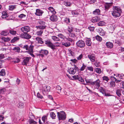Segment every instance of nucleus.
<instances>
[{
    "mask_svg": "<svg viewBox=\"0 0 124 124\" xmlns=\"http://www.w3.org/2000/svg\"><path fill=\"white\" fill-rule=\"evenodd\" d=\"M78 80L79 81L82 82H84V79L80 75H79Z\"/></svg>",
    "mask_w": 124,
    "mask_h": 124,
    "instance_id": "obj_50",
    "label": "nucleus"
},
{
    "mask_svg": "<svg viewBox=\"0 0 124 124\" xmlns=\"http://www.w3.org/2000/svg\"><path fill=\"white\" fill-rule=\"evenodd\" d=\"M87 57L92 62H94L95 61V55L93 54L90 55H88Z\"/></svg>",
    "mask_w": 124,
    "mask_h": 124,
    "instance_id": "obj_12",
    "label": "nucleus"
},
{
    "mask_svg": "<svg viewBox=\"0 0 124 124\" xmlns=\"http://www.w3.org/2000/svg\"><path fill=\"white\" fill-rule=\"evenodd\" d=\"M87 69L91 71H93V68L92 66L87 67Z\"/></svg>",
    "mask_w": 124,
    "mask_h": 124,
    "instance_id": "obj_55",
    "label": "nucleus"
},
{
    "mask_svg": "<svg viewBox=\"0 0 124 124\" xmlns=\"http://www.w3.org/2000/svg\"><path fill=\"white\" fill-rule=\"evenodd\" d=\"M91 39L87 38L86 39L85 43L86 45L88 46H91V45L92 42L91 41Z\"/></svg>",
    "mask_w": 124,
    "mask_h": 124,
    "instance_id": "obj_20",
    "label": "nucleus"
},
{
    "mask_svg": "<svg viewBox=\"0 0 124 124\" xmlns=\"http://www.w3.org/2000/svg\"><path fill=\"white\" fill-rule=\"evenodd\" d=\"M77 46L80 48H84L85 46V44L84 41L79 40L76 43Z\"/></svg>",
    "mask_w": 124,
    "mask_h": 124,
    "instance_id": "obj_7",
    "label": "nucleus"
},
{
    "mask_svg": "<svg viewBox=\"0 0 124 124\" xmlns=\"http://www.w3.org/2000/svg\"><path fill=\"white\" fill-rule=\"evenodd\" d=\"M100 81L98 79L95 81L92 82V85H95L96 88L98 89L100 87Z\"/></svg>",
    "mask_w": 124,
    "mask_h": 124,
    "instance_id": "obj_9",
    "label": "nucleus"
},
{
    "mask_svg": "<svg viewBox=\"0 0 124 124\" xmlns=\"http://www.w3.org/2000/svg\"><path fill=\"white\" fill-rule=\"evenodd\" d=\"M51 87L49 86H45L43 87L42 89L40 90L43 94L45 95L46 93V92H49L50 90Z\"/></svg>",
    "mask_w": 124,
    "mask_h": 124,
    "instance_id": "obj_6",
    "label": "nucleus"
},
{
    "mask_svg": "<svg viewBox=\"0 0 124 124\" xmlns=\"http://www.w3.org/2000/svg\"><path fill=\"white\" fill-rule=\"evenodd\" d=\"M71 13L73 15H78L79 14V12L78 11L74 10L72 11Z\"/></svg>",
    "mask_w": 124,
    "mask_h": 124,
    "instance_id": "obj_45",
    "label": "nucleus"
},
{
    "mask_svg": "<svg viewBox=\"0 0 124 124\" xmlns=\"http://www.w3.org/2000/svg\"><path fill=\"white\" fill-rule=\"evenodd\" d=\"M1 17L3 18H5L8 16V14L6 12L3 11L2 13Z\"/></svg>",
    "mask_w": 124,
    "mask_h": 124,
    "instance_id": "obj_23",
    "label": "nucleus"
},
{
    "mask_svg": "<svg viewBox=\"0 0 124 124\" xmlns=\"http://www.w3.org/2000/svg\"><path fill=\"white\" fill-rule=\"evenodd\" d=\"M2 39L5 42H8L10 40V39L8 38H6L4 37L2 38Z\"/></svg>",
    "mask_w": 124,
    "mask_h": 124,
    "instance_id": "obj_43",
    "label": "nucleus"
},
{
    "mask_svg": "<svg viewBox=\"0 0 124 124\" xmlns=\"http://www.w3.org/2000/svg\"><path fill=\"white\" fill-rule=\"evenodd\" d=\"M39 52L40 53H42L46 55H47L48 54V51L46 50L41 49L39 51Z\"/></svg>",
    "mask_w": 124,
    "mask_h": 124,
    "instance_id": "obj_21",
    "label": "nucleus"
},
{
    "mask_svg": "<svg viewBox=\"0 0 124 124\" xmlns=\"http://www.w3.org/2000/svg\"><path fill=\"white\" fill-rule=\"evenodd\" d=\"M117 75L118 77L121 79H122L124 76V75L123 74H119Z\"/></svg>",
    "mask_w": 124,
    "mask_h": 124,
    "instance_id": "obj_62",
    "label": "nucleus"
},
{
    "mask_svg": "<svg viewBox=\"0 0 124 124\" xmlns=\"http://www.w3.org/2000/svg\"><path fill=\"white\" fill-rule=\"evenodd\" d=\"M110 83V85L111 87H114L115 86V82L114 81H111Z\"/></svg>",
    "mask_w": 124,
    "mask_h": 124,
    "instance_id": "obj_51",
    "label": "nucleus"
},
{
    "mask_svg": "<svg viewBox=\"0 0 124 124\" xmlns=\"http://www.w3.org/2000/svg\"><path fill=\"white\" fill-rule=\"evenodd\" d=\"M102 78L103 81H105V82H104L105 83L108 82L109 80V79L107 76H104L102 77Z\"/></svg>",
    "mask_w": 124,
    "mask_h": 124,
    "instance_id": "obj_30",
    "label": "nucleus"
},
{
    "mask_svg": "<svg viewBox=\"0 0 124 124\" xmlns=\"http://www.w3.org/2000/svg\"><path fill=\"white\" fill-rule=\"evenodd\" d=\"M50 19L52 21H56L57 20V16L55 15H52L50 18Z\"/></svg>",
    "mask_w": 124,
    "mask_h": 124,
    "instance_id": "obj_16",
    "label": "nucleus"
},
{
    "mask_svg": "<svg viewBox=\"0 0 124 124\" xmlns=\"http://www.w3.org/2000/svg\"><path fill=\"white\" fill-rule=\"evenodd\" d=\"M88 29L91 31H93L94 30V28L93 27L89 26L88 27Z\"/></svg>",
    "mask_w": 124,
    "mask_h": 124,
    "instance_id": "obj_61",
    "label": "nucleus"
},
{
    "mask_svg": "<svg viewBox=\"0 0 124 124\" xmlns=\"http://www.w3.org/2000/svg\"><path fill=\"white\" fill-rule=\"evenodd\" d=\"M100 17H94L91 20V21L93 23L97 22L99 21L100 20Z\"/></svg>",
    "mask_w": 124,
    "mask_h": 124,
    "instance_id": "obj_17",
    "label": "nucleus"
},
{
    "mask_svg": "<svg viewBox=\"0 0 124 124\" xmlns=\"http://www.w3.org/2000/svg\"><path fill=\"white\" fill-rule=\"evenodd\" d=\"M79 75L77 76H73L72 78L75 80H78V79Z\"/></svg>",
    "mask_w": 124,
    "mask_h": 124,
    "instance_id": "obj_63",
    "label": "nucleus"
},
{
    "mask_svg": "<svg viewBox=\"0 0 124 124\" xmlns=\"http://www.w3.org/2000/svg\"><path fill=\"white\" fill-rule=\"evenodd\" d=\"M85 81L87 83L90 84L92 85V83L93 82H91L90 79H85Z\"/></svg>",
    "mask_w": 124,
    "mask_h": 124,
    "instance_id": "obj_58",
    "label": "nucleus"
},
{
    "mask_svg": "<svg viewBox=\"0 0 124 124\" xmlns=\"http://www.w3.org/2000/svg\"><path fill=\"white\" fill-rule=\"evenodd\" d=\"M112 3L111 2L106 3L105 6V8L106 9L108 10L111 5Z\"/></svg>",
    "mask_w": 124,
    "mask_h": 124,
    "instance_id": "obj_25",
    "label": "nucleus"
},
{
    "mask_svg": "<svg viewBox=\"0 0 124 124\" xmlns=\"http://www.w3.org/2000/svg\"><path fill=\"white\" fill-rule=\"evenodd\" d=\"M44 12L42 10L38 9H36V12L35 14V15L39 16H42V14L44 13Z\"/></svg>",
    "mask_w": 124,
    "mask_h": 124,
    "instance_id": "obj_11",
    "label": "nucleus"
},
{
    "mask_svg": "<svg viewBox=\"0 0 124 124\" xmlns=\"http://www.w3.org/2000/svg\"><path fill=\"white\" fill-rule=\"evenodd\" d=\"M56 89L57 90H58V91L60 92L61 91V90L62 89V88L60 86L58 85L56 86Z\"/></svg>",
    "mask_w": 124,
    "mask_h": 124,
    "instance_id": "obj_56",
    "label": "nucleus"
},
{
    "mask_svg": "<svg viewBox=\"0 0 124 124\" xmlns=\"http://www.w3.org/2000/svg\"><path fill=\"white\" fill-rule=\"evenodd\" d=\"M93 13L95 15H99L100 14V11L99 9H96L95 11H93Z\"/></svg>",
    "mask_w": 124,
    "mask_h": 124,
    "instance_id": "obj_32",
    "label": "nucleus"
},
{
    "mask_svg": "<svg viewBox=\"0 0 124 124\" xmlns=\"http://www.w3.org/2000/svg\"><path fill=\"white\" fill-rule=\"evenodd\" d=\"M106 45L107 47L108 48H111L113 46V44L110 42H107Z\"/></svg>",
    "mask_w": 124,
    "mask_h": 124,
    "instance_id": "obj_19",
    "label": "nucleus"
},
{
    "mask_svg": "<svg viewBox=\"0 0 124 124\" xmlns=\"http://www.w3.org/2000/svg\"><path fill=\"white\" fill-rule=\"evenodd\" d=\"M100 62L97 61H96L93 64L96 66V67H99L100 66Z\"/></svg>",
    "mask_w": 124,
    "mask_h": 124,
    "instance_id": "obj_44",
    "label": "nucleus"
},
{
    "mask_svg": "<svg viewBox=\"0 0 124 124\" xmlns=\"http://www.w3.org/2000/svg\"><path fill=\"white\" fill-rule=\"evenodd\" d=\"M43 30H41L39 31H37L36 33L38 36H40L41 35L43 32Z\"/></svg>",
    "mask_w": 124,
    "mask_h": 124,
    "instance_id": "obj_36",
    "label": "nucleus"
},
{
    "mask_svg": "<svg viewBox=\"0 0 124 124\" xmlns=\"http://www.w3.org/2000/svg\"><path fill=\"white\" fill-rule=\"evenodd\" d=\"M113 11H111V14L115 18L119 17L121 15L122 11L120 7L118 6H113Z\"/></svg>",
    "mask_w": 124,
    "mask_h": 124,
    "instance_id": "obj_1",
    "label": "nucleus"
},
{
    "mask_svg": "<svg viewBox=\"0 0 124 124\" xmlns=\"http://www.w3.org/2000/svg\"><path fill=\"white\" fill-rule=\"evenodd\" d=\"M37 97L38 98L42 99L43 98L42 96L40 94V93H37Z\"/></svg>",
    "mask_w": 124,
    "mask_h": 124,
    "instance_id": "obj_57",
    "label": "nucleus"
},
{
    "mask_svg": "<svg viewBox=\"0 0 124 124\" xmlns=\"http://www.w3.org/2000/svg\"><path fill=\"white\" fill-rule=\"evenodd\" d=\"M9 34L8 31L6 30L3 31L1 33V35L3 36H6L8 35Z\"/></svg>",
    "mask_w": 124,
    "mask_h": 124,
    "instance_id": "obj_26",
    "label": "nucleus"
},
{
    "mask_svg": "<svg viewBox=\"0 0 124 124\" xmlns=\"http://www.w3.org/2000/svg\"><path fill=\"white\" fill-rule=\"evenodd\" d=\"M36 39L38 41V43L41 44H43L44 42L43 40L42 39L39 37L36 38Z\"/></svg>",
    "mask_w": 124,
    "mask_h": 124,
    "instance_id": "obj_18",
    "label": "nucleus"
},
{
    "mask_svg": "<svg viewBox=\"0 0 124 124\" xmlns=\"http://www.w3.org/2000/svg\"><path fill=\"white\" fill-rule=\"evenodd\" d=\"M99 91L101 93L104 95L105 92H106V90L103 87H101L99 89Z\"/></svg>",
    "mask_w": 124,
    "mask_h": 124,
    "instance_id": "obj_22",
    "label": "nucleus"
},
{
    "mask_svg": "<svg viewBox=\"0 0 124 124\" xmlns=\"http://www.w3.org/2000/svg\"><path fill=\"white\" fill-rule=\"evenodd\" d=\"M97 24L99 26H102L104 25V22L103 21H101L97 23Z\"/></svg>",
    "mask_w": 124,
    "mask_h": 124,
    "instance_id": "obj_49",
    "label": "nucleus"
},
{
    "mask_svg": "<svg viewBox=\"0 0 124 124\" xmlns=\"http://www.w3.org/2000/svg\"><path fill=\"white\" fill-rule=\"evenodd\" d=\"M38 24L39 25L36 27L37 29L39 28L41 30H43L46 29V27L45 22L44 21H40L39 22Z\"/></svg>",
    "mask_w": 124,
    "mask_h": 124,
    "instance_id": "obj_4",
    "label": "nucleus"
},
{
    "mask_svg": "<svg viewBox=\"0 0 124 124\" xmlns=\"http://www.w3.org/2000/svg\"><path fill=\"white\" fill-rule=\"evenodd\" d=\"M83 56V54H81L78 56L77 57V59L78 60H80L82 58Z\"/></svg>",
    "mask_w": 124,
    "mask_h": 124,
    "instance_id": "obj_59",
    "label": "nucleus"
},
{
    "mask_svg": "<svg viewBox=\"0 0 124 124\" xmlns=\"http://www.w3.org/2000/svg\"><path fill=\"white\" fill-rule=\"evenodd\" d=\"M67 30L69 33L73 32V28L71 26L69 27Z\"/></svg>",
    "mask_w": 124,
    "mask_h": 124,
    "instance_id": "obj_33",
    "label": "nucleus"
},
{
    "mask_svg": "<svg viewBox=\"0 0 124 124\" xmlns=\"http://www.w3.org/2000/svg\"><path fill=\"white\" fill-rule=\"evenodd\" d=\"M122 91V90L118 89L116 91V93L118 96L120 97L121 95V92Z\"/></svg>",
    "mask_w": 124,
    "mask_h": 124,
    "instance_id": "obj_31",
    "label": "nucleus"
},
{
    "mask_svg": "<svg viewBox=\"0 0 124 124\" xmlns=\"http://www.w3.org/2000/svg\"><path fill=\"white\" fill-rule=\"evenodd\" d=\"M26 16L23 14H21L20 15H19L18 16V17L21 18H24Z\"/></svg>",
    "mask_w": 124,
    "mask_h": 124,
    "instance_id": "obj_60",
    "label": "nucleus"
},
{
    "mask_svg": "<svg viewBox=\"0 0 124 124\" xmlns=\"http://www.w3.org/2000/svg\"><path fill=\"white\" fill-rule=\"evenodd\" d=\"M86 67V65H85L84 63H83V64L82 66L80 68V70L81 71H83L84 70Z\"/></svg>",
    "mask_w": 124,
    "mask_h": 124,
    "instance_id": "obj_52",
    "label": "nucleus"
},
{
    "mask_svg": "<svg viewBox=\"0 0 124 124\" xmlns=\"http://www.w3.org/2000/svg\"><path fill=\"white\" fill-rule=\"evenodd\" d=\"M57 36L58 37L60 40V39H64L65 38V36L61 33L58 34Z\"/></svg>",
    "mask_w": 124,
    "mask_h": 124,
    "instance_id": "obj_29",
    "label": "nucleus"
},
{
    "mask_svg": "<svg viewBox=\"0 0 124 124\" xmlns=\"http://www.w3.org/2000/svg\"><path fill=\"white\" fill-rule=\"evenodd\" d=\"M6 73L5 70L4 69H2L0 71V76H3L5 75Z\"/></svg>",
    "mask_w": 124,
    "mask_h": 124,
    "instance_id": "obj_35",
    "label": "nucleus"
},
{
    "mask_svg": "<svg viewBox=\"0 0 124 124\" xmlns=\"http://www.w3.org/2000/svg\"><path fill=\"white\" fill-rule=\"evenodd\" d=\"M57 116L59 120H64L66 119V114L64 112L62 111L57 112Z\"/></svg>",
    "mask_w": 124,
    "mask_h": 124,
    "instance_id": "obj_3",
    "label": "nucleus"
},
{
    "mask_svg": "<svg viewBox=\"0 0 124 124\" xmlns=\"http://www.w3.org/2000/svg\"><path fill=\"white\" fill-rule=\"evenodd\" d=\"M18 107L20 108H23L24 107L23 104L21 102H19L18 105Z\"/></svg>",
    "mask_w": 124,
    "mask_h": 124,
    "instance_id": "obj_47",
    "label": "nucleus"
},
{
    "mask_svg": "<svg viewBox=\"0 0 124 124\" xmlns=\"http://www.w3.org/2000/svg\"><path fill=\"white\" fill-rule=\"evenodd\" d=\"M20 61V60L19 58H17L14 61V62L15 63H18Z\"/></svg>",
    "mask_w": 124,
    "mask_h": 124,
    "instance_id": "obj_64",
    "label": "nucleus"
},
{
    "mask_svg": "<svg viewBox=\"0 0 124 124\" xmlns=\"http://www.w3.org/2000/svg\"><path fill=\"white\" fill-rule=\"evenodd\" d=\"M31 58L30 57H25L23 62L22 64L23 65H27Z\"/></svg>",
    "mask_w": 124,
    "mask_h": 124,
    "instance_id": "obj_13",
    "label": "nucleus"
},
{
    "mask_svg": "<svg viewBox=\"0 0 124 124\" xmlns=\"http://www.w3.org/2000/svg\"><path fill=\"white\" fill-rule=\"evenodd\" d=\"M48 9L52 14H55L56 13V12L55 11L53 7H49L48 8Z\"/></svg>",
    "mask_w": 124,
    "mask_h": 124,
    "instance_id": "obj_28",
    "label": "nucleus"
},
{
    "mask_svg": "<svg viewBox=\"0 0 124 124\" xmlns=\"http://www.w3.org/2000/svg\"><path fill=\"white\" fill-rule=\"evenodd\" d=\"M29 123L30 124H37V122L34 121L33 119L29 120Z\"/></svg>",
    "mask_w": 124,
    "mask_h": 124,
    "instance_id": "obj_39",
    "label": "nucleus"
},
{
    "mask_svg": "<svg viewBox=\"0 0 124 124\" xmlns=\"http://www.w3.org/2000/svg\"><path fill=\"white\" fill-rule=\"evenodd\" d=\"M6 90V89L4 88H0V99H3L4 97L2 95L4 94Z\"/></svg>",
    "mask_w": 124,
    "mask_h": 124,
    "instance_id": "obj_14",
    "label": "nucleus"
},
{
    "mask_svg": "<svg viewBox=\"0 0 124 124\" xmlns=\"http://www.w3.org/2000/svg\"><path fill=\"white\" fill-rule=\"evenodd\" d=\"M95 71L97 73L100 74L101 72V70L100 68H96L95 69Z\"/></svg>",
    "mask_w": 124,
    "mask_h": 124,
    "instance_id": "obj_41",
    "label": "nucleus"
},
{
    "mask_svg": "<svg viewBox=\"0 0 124 124\" xmlns=\"http://www.w3.org/2000/svg\"><path fill=\"white\" fill-rule=\"evenodd\" d=\"M33 48L34 46L32 45H31L29 46L28 45H24L23 47V49H25L26 50L28 51L25 52H32Z\"/></svg>",
    "mask_w": 124,
    "mask_h": 124,
    "instance_id": "obj_5",
    "label": "nucleus"
},
{
    "mask_svg": "<svg viewBox=\"0 0 124 124\" xmlns=\"http://www.w3.org/2000/svg\"><path fill=\"white\" fill-rule=\"evenodd\" d=\"M62 44L66 47H69L71 45V44L70 42H62Z\"/></svg>",
    "mask_w": 124,
    "mask_h": 124,
    "instance_id": "obj_24",
    "label": "nucleus"
},
{
    "mask_svg": "<svg viewBox=\"0 0 124 124\" xmlns=\"http://www.w3.org/2000/svg\"><path fill=\"white\" fill-rule=\"evenodd\" d=\"M50 115L51 117L53 119H55V118L56 115L54 112H51L50 114Z\"/></svg>",
    "mask_w": 124,
    "mask_h": 124,
    "instance_id": "obj_42",
    "label": "nucleus"
},
{
    "mask_svg": "<svg viewBox=\"0 0 124 124\" xmlns=\"http://www.w3.org/2000/svg\"><path fill=\"white\" fill-rule=\"evenodd\" d=\"M52 39L54 41H59L60 40L58 38V37L55 36H53L52 37Z\"/></svg>",
    "mask_w": 124,
    "mask_h": 124,
    "instance_id": "obj_34",
    "label": "nucleus"
},
{
    "mask_svg": "<svg viewBox=\"0 0 124 124\" xmlns=\"http://www.w3.org/2000/svg\"><path fill=\"white\" fill-rule=\"evenodd\" d=\"M19 39V38L18 37H14L11 40V41L13 42H15L16 41H17V40H18Z\"/></svg>",
    "mask_w": 124,
    "mask_h": 124,
    "instance_id": "obj_53",
    "label": "nucleus"
},
{
    "mask_svg": "<svg viewBox=\"0 0 124 124\" xmlns=\"http://www.w3.org/2000/svg\"><path fill=\"white\" fill-rule=\"evenodd\" d=\"M9 33L13 35H15L16 33V31L13 30H10L9 31Z\"/></svg>",
    "mask_w": 124,
    "mask_h": 124,
    "instance_id": "obj_46",
    "label": "nucleus"
},
{
    "mask_svg": "<svg viewBox=\"0 0 124 124\" xmlns=\"http://www.w3.org/2000/svg\"><path fill=\"white\" fill-rule=\"evenodd\" d=\"M63 3L67 7H70L72 4L70 2L67 1H64Z\"/></svg>",
    "mask_w": 124,
    "mask_h": 124,
    "instance_id": "obj_27",
    "label": "nucleus"
},
{
    "mask_svg": "<svg viewBox=\"0 0 124 124\" xmlns=\"http://www.w3.org/2000/svg\"><path fill=\"white\" fill-rule=\"evenodd\" d=\"M68 71L70 74L74 75L76 72V70L75 69L71 68Z\"/></svg>",
    "mask_w": 124,
    "mask_h": 124,
    "instance_id": "obj_15",
    "label": "nucleus"
},
{
    "mask_svg": "<svg viewBox=\"0 0 124 124\" xmlns=\"http://www.w3.org/2000/svg\"><path fill=\"white\" fill-rule=\"evenodd\" d=\"M13 50H15V51L17 52L18 53L20 52V48L19 47H15L13 49Z\"/></svg>",
    "mask_w": 124,
    "mask_h": 124,
    "instance_id": "obj_40",
    "label": "nucleus"
},
{
    "mask_svg": "<svg viewBox=\"0 0 124 124\" xmlns=\"http://www.w3.org/2000/svg\"><path fill=\"white\" fill-rule=\"evenodd\" d=\"M44 43L46 46L52 49L53 51L55 49V46H55L51 40L50 39H47L46 40L44 41Z\"/></svg>",
    "mask_w": 124,
    "mask_h": 124,
    "instance_id": "obj_2",
    "label": "nucleus"
},
{
    "mask_svg": "<svg viewBox=\"0 0 124 124\" xmlns=\"http://www.w3.org/2000/svg\"><path fill=\"white\" fill-rule=\"evenodd\" d=\"M47 116L46 115L43 116L42 118V120L43 121V123H44L46 122V121H47Z\"/></svg>",
    "mask_w": 124,
    "mask_h": 124,
    "instance_id": "obj_38",
    "label": "nucleus"
},
{
    "mask_svg": "<svg viewBox=\"0 0 124 124\" xmlns=\"http://www.w3.org/2000/svg\"><path fill=\"white\" fill-rule=\"evenodd\" d=\"M96 39L98 41H101L102 40L101 38L99 36L97 35L95 37Z\"/></svg>",
    "mask_w": 124,
    "mask_h": 124,
    "instance_id": "obj_48",
    "label": "nucleus"
},
{
    "mask_svg": "<svg viewBox=\"0 0 124 124\" xmlns=\"http://www.w3.org/2000/svg\"><path fill=\"white\" fill-rule=\"evenodd\" d=\"M20 37L22 38L27 39H28L31 37V36L30 35L28 34L27 33H25L21 34Z\"/></svg>",
    "mask_w": 124,
    "mask_h": 124,
    "instance_id": "obj_10",
    "label": "nucleus"
},
{
    "mask_svg": "<svg viewBox=\"0 0 124 124\" xmlns=\"http://www.w3.org/2000/svg\"><path fill=\"white\" fill-rule=\"evenodd\" d=\"M16 5H10L9 6V9L10 10H12L16 8Z\"/></svg>",
    "mask_w": 124,
    "mask_h": 124,
    "instance_id": "obj_37",
    "label": "nucleus"
},
{
    "mask_svg": "<svg viewBox=\"0 0 124 124\" xmlns=\"http://www.w3.org/2000/svg\"><path fill=\"white\" fill-rule=\"evenodd\" d=\"M69 35L70 37L72 38H74L76 37V35L74 34L73 33V32L69 33Z\"/></svg>",
    "mask_w": 124,
    "mask_h": 124,
    "instance_id": "obj_54",
    "label": "nucleus"
},
{
    "mask_svg": "<svg viewBox=\"0 0 124 124\" xmlns=\"http://www.w3.org/2000/svg\"><path fill=\"white\" fill-rule=\"evenodd\" d=\"M30 27L26 26L23 27L21 29V31L23 33H27L30 31Z\"/></svg>",
    "mask_w": 124,
    "mask_h": 124,
    "instance_id": "obj_8",
    "label": "nucleus"
}]
</instances>
